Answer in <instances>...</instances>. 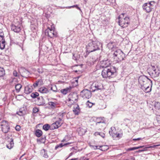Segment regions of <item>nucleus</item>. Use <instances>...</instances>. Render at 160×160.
<instances>
[{"label": "nucleus", "mask_w": 160, "mask_h": 160, "mask_svg": "<svg viewBox=\"0 0 160 160\" xmlns=\"http://www.w3.org/2000/svg\"><path fill=\"white\" fill-rule=\"evenodd\" d=\"M117 74L116 68L113 66L105 68L102 72V75L104 78H114L115 77Z\"/></svg>", "instance_id": "nucleus-1"}, {"label": "nucleus", "mask_w": 160, "mask_h": 160, "mask_svg": "<svg viewBox=\"0 0 160 160\" xmlns=\"http://www.w3.org/2000/svg\"><path fill=\"white\" fill-rule=\"evenodd\" d=\"M119 25L122 28L127 27L130 23L129 18L125 13H122L118 18Z\"/></svg>", "instance_id": "nucleus-2"}, {"label": "nucleus", "mask_w": 160, "mask_h": 160, "mask_svg": "<svg viewBox=\"0 0 160 160\" xmlns=\"http://www.w3.org/2000/svg\"><path fill=\"white\" fill-rule=\"evenodd\" d=\"M100 42L98 41H90L86 46L87 52L89 53L100 49L101 46Z\"/></svg>", "instance_id": "nucleus-3"}, {"label": "nucleus", "mask_w": 160, "mask_h": 160, "mask_svg": "<svg viewBox=\"0 0 160 160\" xmlns=\"http://www.w3.org/2000/svg\"><path fill=\"white\" fill-rule=\"evenodd\" d=\"M113 54L114 59L117 62L122 61L125 58V54L120 49L116 50Z\"/></svg>", "instance_id": "nucleus-4"}, {"label": "nucleus", "mask_w": 160, "mask_h": 160, "mask_svg": "<svg viewBox=\"0 0 160 160\" xmlns=\"http://www.w3.org/2000/svg\"><path fill=\"white\" fill-rule=\"evenodd\" d=\"M155 4L156 2L154 1L148 2L143 5V9L147 13H149L153 9Z\"/></svg>", "instance_id": "nucleus-5"}, {"label": "nucleus", "mask_w": 160, "mask_h": 160, "mask_svg": "<svg viewBox=\"0 0 160 160\" xmlns=\"http://www.w3.org/2000/svg\"><path fill=\"white\" fill-rule=\"evenodd\" d=\"M138 81L139 83L141 85L142 87L149 84L150 82L152 84V81L144 75L140 76L138 78Z\"/></svg>", "instance_id": "nucleus-6"}, {"label": "nucleus", "mask_w": 160, "mask_h": 160, "mask_svg": "<svg viewBox=\"0 0 160 160\" xmlns=\"http://www.w3.org/2000/svg\"><path fill=\"white\" fill-rule=\"evenodd\" d=\"M103 117H100L96 119V125L99 129L103 130L105 128L106 123Z\"/></svg>", "instance_id": "nucleus-7"}, {"label": "nucleus", "mask_w": 160, "mask_h": 160, "mask_svg": "<svg viewBox=\"0 0 160 160\" xmlns=\"http://www.w3.org/2000/svg\"><path fill=\"white\" fill-rule=\"evenodd\" d=\"M45 34L46 36H48L51 38L56 37L57 36V32L54 31L52 27L51 28L48 27V29L45 30Z\"/></svg>", "instance_id": "nucleus-8"}, {"label": "nucleus", "mask_w": 160, "mask_h": 160, "mask_svg": "<svg viewBox=\"0 0 160 160\" xmlns=\"http://www.w3.org/2000/svg\"><path fill=\"white\" fill-rule=\"evenodd\" d=\"M102 88V84L98 82H94L91 86V89L92 92H95L97 90H101Z\"/></svg>", "instance_id": "nucleus-9"}, {"label": "nucleus", "mask_w": 160, "mask_h": 160, "mask_svg": "<svg viewBox=\"0 0 160 160\" xmlns=\"http://www.w3.org/2000/svg\"><path fill=\"white\" fill-rule=\"evenodd\" d=\"M110 135L112 136V137L114 138H121L122 136V134L118 133L116 129L114 127H111L110 128V130L109 131Z\"/></svg>", "instance_id": "nucleus-10"}, {"label": "nucleus", "mask_w": 160, "mask_h": 160, "mask_svg": "<svg viewBox=\"0 0 160 160\" xmlns=\"http://www.w3.org/2000/svg\"><path fill=\"white\" fill-rule=\"evenodd\" d=\"M81 95L84 99H89L91 97V91L87 89H84L80 93Z\"/></svg>", "instance_id": "nucleus-11"}, {"label": "nucleus", "mask_w": 160, "mask_h": 160, "mask_svg": "<svg viewBox=\"0 0 160 160\" xmlns=\"http://www.w3.org/2000/svg\"><path fill=\"white\" fill-rule=\"evenodd\" d=\"M111 63L110 60L108 59L105 58L101 62V66L103 68H106L107 67H111V66H110Z\"/></svg>", "instance_id": "nucleus-12"}, {"label": "nucleus", "mask_w": 160, "mask_h": 160, "mask_svg": "<svg viewBox=\"0 0 160 160\" xmlns=\"http://www.w3.org/2000/svg\"><path fill=\"white\" fill-rule=\"evenodd\" d=\"M11 29L14 32L18 33L21 30V25L19 24H12Z\"/></svg>", "instance_id": "nucleus-13"}, {"label": "nucleus", "mask_w": 160, "mask_h": 160, "mask_svg": "<svg viewBox=\"0 0 160 160\" xmlns=\"http://www.w3.org/2000/svg\"><path fill=\"white\" fill-rule=\"evenodd\" d=\"M62 123L63 122L59 120H57L51 125V130H53L58 128L62 125Z\"/></svg>", "instance_id": "nucleus-14"}, {"label": "nucleus", "mask_w": 160, "mask_h": 160, "mask_svg": "<svg viewBox=\"0 0 160 160\" xmlns=\"http://www.w3.org/2000/svg\"><path fill=\"white\" fill-rule=\"evenodd\" d=\"M37 103V105L39 106H45V100L42 97L38 98Z\"/></svg>", "instance_id": "nucleus-15"}, {"label": "nucleus", "mask_w": 160, "mask_h": 160, "mask_svg": "<svg viewBox=\"0 0 160 160\" xmlns=\"http://www.w3.org/2000/svg\"><path fill=\"white\" fill-rule=\"evenodd\" d=\"M14 0H4V6L7 8L10 7L13 4Z\"/></svg>", "instance_id": "nucleus-16"}, {"label": "nucleus", "mask_w": 160, "mask_h": 160, "mask_svg": "<svg viewBox=\"0 0 160 160\" xmlns=\"http://www.w3.org/2000/svg\"><path fill=\"white\" fill-rule=\"evenodd\" d=\"M72 88L73 87L70 86L68 87H67L65 88L61 89V92L63 94L66 95L68 92H70Z\"/></svg>", "instance_id": "nucleus-17"}, {"label": "nucleus", "mask_w": 160, "mask_h": 160, "mask_svg": "<svg viewBox=\"0 0 160 160\" xmlns=\"http://www.w3.org/2000/svg\"><path fill=\"white\" fill-rule=\"evenodd\" d=\"M38 91L42 94H47L49 92V90L44 87H42L39 88Z\"/></svg>", "instance_id": "nucleus-18"}, {"label": "nucleus", "mask_w": 160, "mask_h": 160, "mask_svg": "<svg viewBox=\"0 0 160 160\" xmlns=\"http://www.w3.org/2000/svg\"><path fill=\"white\" fill-rule=\"evenodd\" d=\"M8 142L9 143L7 145V147L9 149H11L13 148L14 145L13 139L12 138H9Z\"/></svg>", "instance_id": "nucleus-19"}, {"label": "nucleus", "mask_w": 160, "mask_h": 160, "mask_svg": "<svg viewBox=\"0 0 160 160\" xmlns=\"http://www.w3.org/2000/svg\"><path fill=\"white\" fill-rule=\"evenodd\" d=\"M94 149H96L97 148L99 149L102 151H105L109 149V147L107 145L104 146H95Z\"/></svg>", "instance_id": "nucleus-20"}, {"label": "nucleus", "mask_w": 160, "mask_h": 160, "mask_svg": "<svg viewBox=\"0 0 160 160\" xmlns=\"http://www.w3.org/2000/svg\"><path fill=\"white\" fill-rule=\"evenodd\" d=\"M43 84V81L42 79H38L33 84V87L35 88L38 86H41Z\"/></svg>", "instance_id": "nucleus-21"}, {"label": "nucleus", "mask_w": 160, "mask_h": 160, "mask_svg": "<svg viewBox=\"0 0 160 160\" xmlns=\"http://www.w3.org/2000/svg\"><path fill=\"white\" fill-rule=\"evenodd\" d=\"M149 84L150 83H149V84H148L143 86V87L141 88L143 91L146 92H150L151 91V87L150 88L149 86ZM151 87H152V86H151Z\"/></svg>", "instance_id": "nucleus-22"}, {"label": "nucleus", "mask_w": 160, "mask_h": 160, "mask_svg": "<svg viewBox=\"0 0 160 160\" xmlns=\"http://www.w3.org/2000/svg\"><path fill=\"white\" fill-rule=\"evenodd\" d=\"M32 88L31 86H27L25 87L24 92L26 94H28L32 92Z\"/></svg>", "instance_id": "nucleus-23"}, {"label": "nucleus", "mask_w": 160, "mask_h": 160, "mask_svg": "<svg viewBox=\"0 0 160 160\" xmlns=\"http://www.w3.org/2000/svg\"><path fill=\"white\" fill-rule=\"evenodd\" d=\"M73 111L76 115H78L80 111L79 106L77 105H74Z\"/></svg>", "instance_id": "nucleus-24"}, {"label": "nucleus", "mask_w": 160, "mask_h": 160, "mask_svg": "<svg viewBox=\"0 0 160 160\" xmlns=\"http://www.w3.org/2000/svg\"><path fill=\"white\" fill-rule=\"evenodd\" d=\"M160 74V71L158 69L154 70V71H152V76L154 78L158 77Z\"/></svg>", "instance_id": "nucleus-25"}, {"label": "nucleus", "mask_w": 160, "mask_h": 160, "mask_svg": "<svg viewBox=\"0 0 160 160\" xmlns=\"http://www.w3.org/2000/svg\"><path fill=\"white\" fill-rule=\"evenodd\" d=\"M160 146V145H155L152 146H148V147H145L144 148L142 149V150H139L138 152H142L144 151H146L148 150V148H156V147L158 146Z\"/></svg>", "instance_id": "nucleus-26"}, {"label": "nucleus", "mask_w": 160, "mask_h": 160, "mask_svg": "<svg viewBox=\"0 0 160 160\" xmlns=\"http://www.w3.org/2000/svg\"><path fill=\"white\" fill-rule=\"evenodd\" d=\"M2 131L4 133H7L10 130V127L8 124L6 126L2 127Z\"/></svg>", "instance_id": "nucleus-27"}, {"label": "nucleus", "mask_w": 160, "mask_h": 160, "mask_svg": "<svg viewBox=\"0 0 160 160\" xmlns=\"http://www.w3.org/2000/svg\"><path fill=\"white\" fill-rule=\"evenodd\" d=\"M79 134L80 136H82L84 134L86 130V129L82 128H79L78 130Z\"/></svg>", "instance_id": "nucleus-28"}, {"label": "nucleus", "mask_w": 160, "mask_h": 160, "mask_svg": "<svg viewBox=\"0 0 160 160\" xmlns=\"http://www.w3.org/2000/svg\"><path fill=\"white\" fill-rule=\"evenodd\" d=\"M41 155L45 158H47L48 157L47 151L44 149H43L41 150Z\"/></svg>", "instance_id": "nucleus-29"}, {"label": "nucleus", "mask_w": 160, "mask_h": 160, "mask_svg": "<svg viewBox=\"0 0 160 160\" xmlns=\"http://www.w3.org/2000/svg\"><path fill=\"white\" fill-rule=\"evenodd\" d=\"M57 102H48V104L50 106L52 109L55 108L57 105Z\"/></svg>", "instance_id": "nucleus-30"}, {"label": "nucleus", "mask_w": 160, "mask_h": 160, "mask_svg": "<svg viewBox=\"0 0 160 160\" xmlns=\"http://www.w3.org/2000/svg\"><path fill=\"white\" fill-rule=\"evenodd\" d=\"M42 131L39 129L36 130L35 132L36 136L38 137H40L42 136Z\"/></svg>", "instance_id": "nucleus-31"}, {"label": "nucleus", "mask_w": 160, "mask_h": 160, "mask_svg": "<svg viewBox=\"0 0 160 160\" xmlns=\"http://www.w3.org/2000/svg\"><path fill=\"white\" fill-rule=\"evenodd\" d=\"M144 147V146H140L138 147H134L132 148H128L127 149V151H133L134 150L136 149H139L140 148H142Z\"/></svg>", "instance_id": "nucleus-32"}, {"label": "nucleus", "mask_w": 160, "mask_h": 160, "mask_svg": "<svg viewBox=\"0 0 160 160\" xmlns=\"http://www.w3.org/2000/svg\"><path fill=\"white\" fill-rule=\"evenodd\" d=\"M22 87V85L20 84H17L15 85V88L17 92L20 91L21 88Z\"/></svg>", "instance_id": "nucleus-33"}, {"label": "nucleus", "mask_w": 160, "mask_h": 160, "mask_svg": "<svg viewBox=\"0 0 160 160\" xmlns=\"http://www.w3.org/2000/svg\"><path fill=\"white\" fill-rule=\"evenodd\" d=\"M50 128L51 129V126L48 124H45L43 126V129L46 131L48 130Z\"/></svg>", "instance_id": "nucleus-34"}, {"label": "nucleus", "mask_w": 160, "mask_h": 160, "mask_svg": "<svg viewBox=\"0 0 160 160\" xmlns=\"http://www.w3.org/2000/svg\"><path fill=\"white\" fill-rule=\"evenodd\" d=\"M94 135L95 136L99 135L103 138H104L105 137V134L101 132H96L94 133Z\"/></svg>", "instance_id": "nucleus-35"}, {"label": "nucleus", "mask_w": 160, "mask_h": 160, "mask_svg": "<svg viewBox=\"0 0 160 160\" xmlns=\"http://www.w3.org/2000/svg\"><path fill=\"white\" fill-rule=\"evenodd\" d=\"M74 7H76V8H77V9H78V10H80V12L81 13H82V12L81 9H80V8L79 7H78V6L77 5H73V6H71L68 7H66V8H74Z\"/></svg>", "instance_id": "nucleus-36"}, {"label": "nucleus", "mask_w": 160, "mask_h": 160, "mask_svg": "<svg viewBox=\"0 0 160 160\" xmlns=\"http://www.w3.org/2000/svg\"><path fill=\"white\" fill-rule=\"evenodd\" d=\"M39 95V93L37 92H32L31 94V96L33 98H36Z\"/></svg>", "instance_id": "nucleus-37"}, {"label": "nucleus", "mask_w": 160, "mask_h": 160, "mask_svg": "<svg viewBox=\"0 0 160 160\" xmlns=\"http://www.w3.org/2000/svg\"><path fill=\"white\" fill-rule=\"evenodd\" d=\"M154 105L156 109L158 110L160 109V102H155Z\"/></svg>", "instance_id": "nucleus-38"}, {"label": "nucleus", "mask_w": 160, "mask_h": 160, "mask_svg": "<svg viewBox=\"0 0 160 160\" xmlns=\"http://www.w3.org/2000/svg\"><path fill=\"white\" fill-rule=\"evenodd\" d=\"M63 113H59L58 114V120H59L60 121H61L62 122H63L62 121V119L63 118Z\"/></svg>", "instance_id": "nucleus-39"}, {"label": "nucleus", "mask_w": 160, "mask_h": 160, "mask_svg": "<svg viewBox=\"0 0 160 160\" xmlns=\"http://www.w3.org/2000/svg\"><path fill=\"white\" fill-rule=\"evenodd\" d=\"M8 124V122L6 121L3 120L1 122V126L3 127Z\"/></svg>", "instance_id": "nucleus-40"}, {"label": "nucleus", "mask_w": 160, "mask_h": 160, "mask_svg": "<svg viewBox=\"0 0 160 160\" xmlns=\"http://www.w3.org/2000/svg\"><path fill=\"white\" fill-rule=\"evenodd\" d=\"M5 74V71L3 68L0 67V77H3Z\"/></svg>", "instance_id": "nucleus-41"}, {"label": "nucleus", "mask_w": 160, "mask_h": 160, "mask_svg": "<svg viewBox=\"0 0 160 160\" xmlns=\"http://www.w3.org/2000/svg\"><path fill=\"white\" fill-rule=\"evenodd\" d=\"M0 37L2 38L1 40H5L4 39V36L3 32L2 30L0 29Z\"/></svg>", "instance_id": "nucleus-42"}, {"label": "nucleus", "mask_w": 160, "mask_h": 160, "mask_svg": "<svg viewBox=\"0 0 160 160\" xmlns=\"http://www.w3.org/2000/svg\"><path fill=\"white\" fill-rule=\"evenodd\" d=\"M71 98H72L74 102V101H77L78 99V95L76 94H74L72 97Z\"/></svg>", "instance_id": "nucleus-43"}, {"label": "nucleus", "mask_w": 160, "mask_h": 160, "mask_svg": "<svg viewBox=\"0 0 160 160\" xmlns=\"http://www.w3.org/2000/svg\"><path fill=\"white\" fill-rule=\"evenodd\" d=\"M64 146V144H63L62 143H60L59 145H58L55 146V149L56 150L59 148H61L62 147Z\"/></svg>", "instance_id": "nucleus-44"}, {"label": "nucleus", "mask_w": 160, "mask_h": 160, "mask_svg": "<svg viewBox=\"0 0 160 160\" xmlns=\"http://www.w3.org/2000/svg\"><path fill=\"white\" fill-rule=\"evenodd\" d=\"M39 111V109L36 107L34 108L33 109V112L34 113H36Z\"/></svg>", "instance_id": "nucleus-45"}, {"label": "nucleus", "mask_w": 160, "mask_h": 160, "mask_svg": "<svg viewBox=\"0 0 160 160\" xmlns=\"http://www.w3.org/2000/svg\"><path fill=\"white\" fill-rule=\"evenodd\" d=\"M16 113L20 116H22L23 114V112L22 111H19L17 112Z\"/></svg>", "instance_id": "nucleus-46"}, {"label": "nucleus", "mask_w": 160, "mask_h": 160, "mask_svg": "<svg viewBox=\"0 0 160 160\" xmlns=\"http://www.w3.org/2000/svg\"><path fill=\"white\" fill-rule=\"evenodd\" d=\"M86 105L88 106L89 108L91 107L92 106V103L90 102L89 101H88L86 102Z\"/></svg>", "instance_id": "nucleus-47"}, {"label": "nucleus", "mask_w": 160, "mask_h": 160, "mask_svg": "<svg viewBox=\"0 0 160 160\" xmlns=\"http://www.w3.org/2000/svg\"><path fill=\"white\" fill-rule=\"evenodd\" d=\"M20 126L18 125H17L15 127V129L17 131H19L20 130Z\"/></svg>", "instance_id": "nucleus-48"}, {"label": "nucleus", "mask_w": 160, "mask_h": 160, "mask_svg": "<svg viewBox=\"0 0 160 160\" xmlns=\"http://www.w3.org/2000/svg\"><path fill=\"white\" fill-rule=\"evenodd\" d=\"M18 73L16 71H14L13 72V75L15 77L18 76Z\"/></svg>", "instance_id": "nucleus-49"}, {"label": "nucleus", "mask_w": 160, "mask_h": 160, "mask_svg": "<svg viewBox=\"0 0 160 160\" xmlns=\"http://www.w3.org/2000/svg\"><path fill=\"white\" fill-rule=\"evenodd\" d=\"M142 138H134V139H132V140L133 141H138V140H142Z\"/></svg>", "instance_id": "nucleus-50"}, {"label": "nucleus", "mask_w": 160, "mask_h": 160, "mask_svg": "<svg viewBox=\"0 0 160 160\" xmlns=\"http://www.w3.org/2000/svg\"><path fill=\"white\" fill-rule=\"evenodd\" d=\"M23 73H26V74H28H28L29 73V72L28 71V70H26V69H25Z\"/></svg>", "instance_id": "nucleus-51"}, {"label": "nucleus", "mask_w": 160, "mask_h": 160, "mask_svg": "<svg viewBox=\"0 0 160 160\" xmlns=\"http://www.w3.org/2000/svg\"><path fill=\"white\" fill-rule=\"evenodd\" d=\"M151 66L152 67V71H154V70H157V69H156L155 68V67H154V66H152V65H151Z\"/></svg>", "instance_id": "nucleus-52"}, {"label": "nucleus", "mask_w": 160, "mask_h": 160, "mask_svg": "<svg viewBox=\"0 0 160 160\" xmlns=\"http://www.w3.org/2000/svg\"><path fill=\"white\" fill-rule=\"evenodd\" d=\"M72 101V102H71L72 103H74V100H73L72 98H71L68 99V101Z\"/></svg>", "instance_id": "nucleus-53"}, {"label": "nucleus", "mask_w": 160, "mask_h": 160, "mask_svg": "<svg viewBox=\"0 0 160 160\" xmlns=\"http://www.w3.org/2000/svg\"><path fill=\"white\" fill-rule=\"evenodd\" d=\"M81 159L82 160H89L88 158H87L85 157H83L82 159Z\"/></svg>", "instance_id": "nucleus-54"}, {"label": "nucleus", "mask_w": 160, "mask_h": 160, "mask_svg": "<svg viewBox=\"0 0 160 160\" xmlns=\"http://www.w3.org/2000/svg\"><path fill=\"white\" fill-rule=\"evenodd\" d=\"M45 137H44V138H42L41 141H40L41 142H44L45 141Z\"/></svg>", "instance_id": "nucleus-55"}, {"label": "nucleus", "mask_w": 160, "mask_h": 160, "mask_svg": "<svg viewBox=\"0 0 160 160\" xmlns=\"http://www.w3.org/2000/svg\"><path fill=\"white\" fill-rule=\"evenodd\" d=\"M70 143H69V142L67 143H65L64 144V146H66V145H69V144H70Z\"/></svg>", "instance_id": "nucleus-56"}, {"label": "nucleus", "mask_w": 160, "mask_h": 160, "mask_svg": "<svg viewBox=\"0 0 160 160\" xmlns=\"http://www.w3.org/2000/svg\"><path fill=\"white\" fill-rule=\"evenodd\" d=\"M69 160H77V158H73Z\"/></svg>", "instance_id": "nucleus-57"}, {"label": "nucleus", "mask_w": 160, "mask_h": 160, "mask_svg": "<svg viewBox=\"0 0 160 160\" xmlns=\"http://www.w3.org/2000/svg\"><path fill=\"white\" fill-rule=\"evenodd\" d=\"M72 154H73V153L72 152L70 153L69 154V156L70 157V156H71L72 155Z\"/></svg>", "instance_id": "nucleus-58"}, {"label": "nucleus", "mask_w": 160, "mask_h": 160, "mask_svg": "<svg viewBox=\"0 0 160 160\" xmlns=\"http://www.w3.org/2000/svg\"><path fill=\"white\" fill-rule=\"evenodd\" d=\"M75 81H76V82H78V79H76V80H75Z\"/></svg>", "instance_id": "nucleus-59"}, {"label": "nucleus", "mask_w": 160, "mask_h": 160, "mask_svg": "<svg viewBox=\"0 0 160 160\" xmlns=\"http://www.w3.org/2000/svg\"><path fill=\"white\" fill-rule=\"evenodd\" d=\"M112 44V42L111 43H109L108 44H109V45H110V44Z\"/></svg>", "instance_id": "nucleus-60"}, {"label": "nucleus", "mask_w": 160, "mask_h": 160, "mask_svg": "<svg viewBox=\"0 0 160 160\" xmlns=\"http://www.w3.org/2000/svg\"><path fill=\"white\" fill-rule=\"evenodd\" d=\"M102 124H100V127H101Z\"/></svg>", "instance_id": "nucleus-61"}, {"label": "nucleus", "mask_w": 160, "mask_h": 160, "mask_svg": "<svg viewBox=\"0 0 160 160\" xmlns=\"http://www.w3.org/2000/svg\"><path fill=\"white\" fill-rule=\"evenodd\" d=\"M24 155H22L21 157H23V156Z\"/></svg>", "instance_id": "nucleus-62"}, {"label": "nucleus", "mask_w": 160, "mask_h": 160, "mask_svg": "<svg viewBox=\"0 0 160 160\" xmlns=\"http://www.w3.org/2000/svg\"><path fill=\"white\" fill-rule=\"evenodd\" d=\"M51 90H52V87L51 88Z\"/></svg>", "instance_id": "nucleus-63"}]
</instances>
